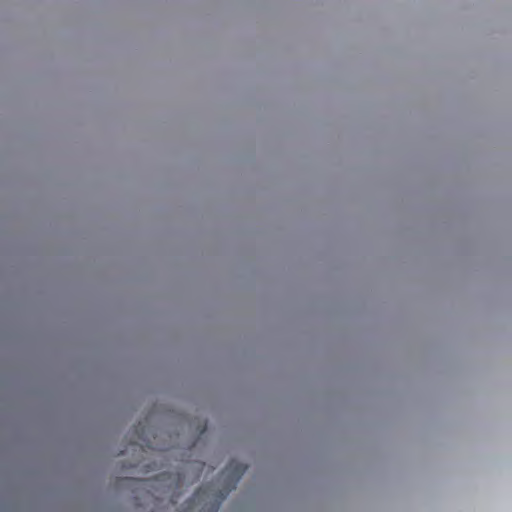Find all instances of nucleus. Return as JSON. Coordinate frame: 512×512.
Masks as SVG:
<instances>
[{"label": "nucleus", "instance_id": "f257e3e1", "mask_svg": "<svg viewBox=\"0 0 512 512\" xmlns=\"http://www.w3.org/2000/svg\"><path fill=\"white\" fill-rule=\"evenodd\" d=\"M246 469H247L246 465H244L243 463H240L236 460H232L226 465L225 469L221 472V476L223 478H227L229 480V483H228V487H227V490L225 491V493H221V498H224L225 494L228 491L235 488L237 482L240 480L242 475L245 473Z\"/></svg>", "mask_w": 512, "mask_h": 512}, {"label": "nucleus", "instance_id": "f03ea898", "mask_svg": "<svg viewBox=\"0 0 512 512\" xmlns=\"http://www.w3.org/2000/svg\"><path fill=\"white\" fill-rule=\"evenodd\" d=\"M129 485L136 487V488H146V487H154V485L151 483V480L146 479H138V478H129L125 479Z\"/></svg>", "mask_w": 512, "mask_h": 512}, {"label": "nucleus", "instance_id": "7ed1b4c3", "mask_svg": "<svg viewBox=\"0 0 512 512\" xmlns=\"http://www.w3.org/2000/svg\"><path fill=\"white\" fill-rule=\"evenodd\" d=\"M205 494H206V489H205L204 487L199 488V489L194 493V495H193V497H192V501H193V503H194V502H197V501H200V500L202 499L203 495H205Z\"/></svg>", "mask_w": 512, "mask_h": 512}, {"label": "nucleus", "instance_id": "20e7f679", "mask_svg": "<svg viewBox=\"0 0 512 512\" xmlns=\"http://www.w3.org/2000/svg\"><path fill=\"white\" fill-rule=\"evenodd\" d=\"M217 508L216 507H212L211 511L210 512H216Z\"/></svg>", "mask_w": 512, "mask_h": 512}]
</instances>
